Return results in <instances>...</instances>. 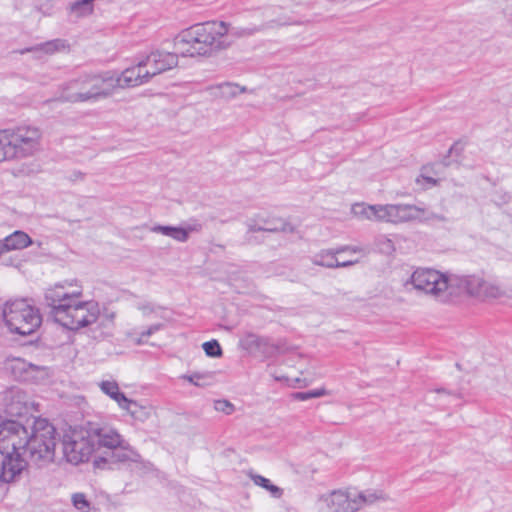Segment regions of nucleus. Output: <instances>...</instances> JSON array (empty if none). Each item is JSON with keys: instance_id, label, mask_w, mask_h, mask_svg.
Segmentation results:
<instances>
[{"instance_id": "f257e3e1", "label": "nucleus", "mask_w": 512, "mask_h": 512, "mask_svg": "<svg viewBox=\"0 0 512 512\" xmlns=\"http://www.w3.org/2000/svg\"><path fill=\"white\" fill-rule=\"evenodd\" d=\"M230 25L224 21L198 23L181 31L174 39V49L183 57L208 56L230 46Z\"/></svg>"}, {"instance_id": "f03ea898", "label": "nucleus", "mask_w": 512, "mask_h": 512, "mask_svg": "<svg viewBox=\"0 0 512 512\" xmlns=\"http://www.w3.org/2000/svg\"><path fill=\"white\" fill-rule=\"evenodd\" d=\"M30 432L17 421L6 420L0 424V483L18 481L26 469Z\"/></svg>"}, {"instance_id": "7ed1b4c3", "label": "nucleus", "mask_w": 512, "mask_h": 512, "mask_svg": "<svg viewBox=\"0 0 512 512\" xmlns=\"http://www.w3.org/2000/svg\"><path fill=\"white\" fill-rule=\"evenodd\" d=\"M110 72L82 73L64 83L59 98L71 103L97 102L112 94Z\"/></svg>"}, {"instance_id": "20e7f679", "label": "nucleus", "mask_w": 512, "mask_h": 512, "mask_svg": "<svg viewBox=\"0 0 512 512\" xmlns=\"http://www.w3.org/2000/svg\"><path fill=\"white\" fill-rule=\"evenodd\" d=\"M458 274L442 273L430 268L416 269L405 283L406 288L414 289L433 296L436 300L448 303L457 298Z\"/></svg>"}, {"instance_id": "39448f33", "label": "nucleus", "mask_w": 512, "mask_h": 512, "mask_svg": "<svg viewBox=\"0 0 512 512\" xmlns=\"http://www.w3.org/2000/svg\"><path fill=\"white\" fill-rule=\"evenodd\" d=\"M386 499V495L379 490H334L320 496L319 502L326 512H357L366 505Z\"/></svg>"}, {"instance_id": "423d86ee", "label": "nucleus", "mask_w": 512, "mask_h": 512, "mask_svg": "<svg viewBox=\"0 0 512 512\" xmlns=\"http://www.w3.org/2000/svg\"><path fill=\"white\" fill-rule=\"evenodd\" d=\"M56 447V429L46 419L34 421L27 444L25 459L41 467L53 462Z\"/></svg>"}, {"instance_id": "0eeeda50", "label": "nucleus", "mask_w": 512, "mask_h": 512, "mask_svg": "<svg viewBox=\"0 0 512 512\" xmlns=\"http://www.w3.org/2000/svg\"><path fill=\"white\" fill-rule=\"evenodd\" d=\"M73 298L69 303L59 304L50 315L55 322L69 330H78L94 323L100 314L98 303L94 301H77Z\"/></svg>"}, {"instance_id": "6e6552de", "label": "nucleus", "mask_w": 512, "mask_h": 512, "mask_svg": "<svg viewBox=\"0 0 512 512\" xmlns=\"http://www.w3.org/2000/svg\"><path fill=\"white\" fill-rule=\"evenodd\" d=\"M2 316L9 331L22 336L34 333L42 322L38 309L26 299L8 301L3 307Z\"/></svg>"}, {"instance_id": "1a4fd4ad", "label": "nucleus", "mask_w": 512, "mask_h": 512, "mask_svg": "<svg viewBox=\"0 0 512 512\" xmlns=\"http://www.w3.org/2000/svg\"><path fill=\"white\" fill-rule=\"evenodd\" d=\"M356 216L369 220L385 221L393 224L415 221L418 212L416 205L410 204H387V205H364L356 204L352 208Z\"/></svg>"}, {"instance_id": "9d476101", "label": "nucleus", "mask_w": 512, "mask_h": 512, "mask_svg": "<svg viewBox=\"0 0 512 512\" xmlns=\"http://www.w3.org/2000/svg\"><path fill=\"white\" fill-rule=\"evenodd\" d=\"M4 131L11 159L30 157L40 149L42 132L37 126L20 125Z\"/></svg>"}, {"instance_id": "9b49d317", "label": "nucleus", "mask_w": 512, "mask_h": 512, "mask_svg": "<svg viewBox=\"0 0 512 512\" xmlns=\"http://www.w3.org/2000/svg\"><path fill=\"white\" fill-rule=\"evenodd\" d=\"M481 301L500 299L506 296L505 290L496 282L485 280L481 275H459L457 298L462 294Z\"/></svg>"}, {"instance_id": "f8f14e48", "label": "nucleus", "mask_w": 512, "mask_h": 512, "mask_svg": "<svg viewBox=\"0 0 512 512\" xmlns=\"http://www.w3.org/2000/svg\"><path fill=\"white\" fill-rule=\"evenodd\" d=\"M87 434V428L83 427L63 436L61 446L63 456L67 462L77 465L90 459L95 450Z\"/></svg>"}, {"instance_id": "ddd939ff", "label": "nucleus", "mask_w": 512, "mask_h": 512, "mask_svg": "<svg viewBox=\"0 0 512 512\" xmlns=\"http://www.w3.org/2000/svg\"><path fill=\"white\" fill-rule=\"evenodd\" d=\"M140 460V454L132 449L124 440L121 445L116 446L110 451H105L102 456L96 457L94 467L98 469H114V466L117 464L139 462Z\"/></svg>"}, {"instance_id": "4468645a", "label": "nucleus", "mask_w": 512, "mask_h": 512, "mask_svg": "<svg viewBox=\"0 0 512 512\" xmlns=\"http://www.w3.org/2000/svg\"><path fill=\"white\" fill-rule=\"evenodd\" d=\"M112 93L116 88L136 87L147 83L151 78L143 60L137 65L125 69L120 75L110 72Z\"/></svg>"}, {"instance_id": "2eb2a0df", "label": "nucleus", "mask_w": 512, "mask_h": 512, "mask_svg": "<svg viewBox=\"0 0 512 512\" xmlns=\"http://www.w3.org/2000/svg\"><path fill=\"white\" fill-rule=\"evenodd\" d=\"M86 428L88 430L87 437L91 439L95 452L101 448L110 451L124 441L121 435L112 428L101 427L93 423H88Z\"/></svg>"}, {"instance_id": "dca6fc26", "label": "nucleus", "mask_w": 512, "mask_h": 512, "mask_svg": "<svg viewBox=\"0 0 512 512\" xmlns=\"http://www.w3.org/2000/svg\"><path fill=\"white\" fill-rule=\"evenodd\" d=\"M178 55L180 54L176 50L173 53L164 51L150 53L143 60L150 78L177 66Z\"/></svg>"}, {"instance_id": "f3484780", "label": "nucleus", "mask_w": 512, "mask_h": 512, "mask_svg": "<svg viewBox=\"0 0 512 512\" xmlns=\"http://www.w3.org/2000/svg\"><path fill=\"white\" fill-rule=\"evenodd\" d=\"M101 391L113 399L118 406L129 413L135 414L137 402L128 399L123 392L120 391L119 385L116 381L105 380L99 384Z\"/></svg>"}, {"instance_id": "a211bd4d", "label": "nucleus", "mask_w": 512, "mask_h": 512, "mask_svg": "<svg viewBox=\"0 0 512 512\" xmlns=\"http://www.w3.org/2000/svg\"><path fill=\"white\" fill-rule=\"evenodd\" d=\"M241 345L246 350L258 351L265 356L273 355L278 349L269 337L259 336L254 333H247L241 339Z\"/></svg>"}, {"instance_id": "6ab92c4d", "label": "nucleus", "mask_w": 512, "mask_h": 512, "mask_svg": "<svg viewBox=\"0 0 512 512\" xmlns=\"http://www.w3.org/2000/svg\"><path fill=\"white\" fill-rule=\"evenodd\" d=\"M82 295L81 291L66 292L64 286L57 284L53 288H49L45 292V302L51 310H55L59 304L69 303L73 298H79Z\"/></svg>"}, {"instance_id": "aec40b11", "label": "nucleus", "mask_w": 512, "mask_h": 512, "mask_svg": "<svg viewBox=\"0 0 512 512\" xmlns=\"http://www.w3.org/2000/svg\"><path fill=\"white\" fill-rule=\"evenodd\" d=\"M206 90L213 98L228 101L241 93H245L247 89L246 87H241L236 83L223 82L220 84L208 86Z\"/></svg>"}, {"instance_id": "412c9836", "label": "nucleus", "mask_w": 512, "mask_h": 512, "mask_svg": "<svg viewBox=\"0 0 512 512\" xmlns=\"http://www.w3.org/2000/svg\"><path fill=\"white\" fill-rule=\"evenodd\" d=\"M3 241L8 252L24 249L33 243L31 237L21 230L14 231L10 235L6 236Z\"/></svg>"}, {"instance_id": "4be33fe9", "label": "nucleus", "mask_w": 512, "mask_h": 512, "mask_svg": "<svg viewBox=\"0 0 512 512\" xmlns=\"http://www.w3.org/2000/svg\"><path fill=\"white\" fill-rule=\"evenodd\" d=\"M151 231L171 237L181 243L188 240V231L182 227L155 225L151 228Z\"/></svg>"}, {"instance_id": "5701e85b", "label": "nucleus", "mask_w": 512, "mask_h": 512, "mask_svg": "<svg viewBox=\"0 0 512 512\" xmlns=\"http://www.w3.org/2000/svg\"><path fill=\"white\" fill-rule=\"evenodd\" d=\"M248 475L255 485L267 490L273 498L279 499L282 497L283 489L272 484L269 479L253 472H250Z\"/></svg>"}, {"instance_id": "b1692460", "label": "nucleus", "mask_w": 512, "mask_h": 512, "mask_svg": "<svg viewBox=\"0 0 512 512\" xmlns=\"http://www.w3.org/2000/svg\"><path fill=\"white\" fill-rule=\"evenodd\" d=\"M336 255L335 249L321 250L311 258V261L317 266L334 268V265H337Z\"/></svg>"}, {"instance_id": "393cba45", "label": "nucleus", "mask_w": 512, "mask_h": 512, "mask_svg": "<svg viewBox=\"0 0 512 512\" xmlns=\"http://www.w3.org/2000/svg\"><path fill=\"white\" fill-rule=\"evenodd\" d=\"M416 220L422 223H444L448 219L442 214L435 213L429 209L417 206Z\"/></svg>"}, {"instance_id": "a878e982", "label": "nucleus", "mask_w": 512, "mask_h": 512, "mask_svg": "<svg viewBox=\"0 0 512 512\" xmlns=\"http://www.w3.org/2000/svg\"><path fill=\"white\" fill-rule=\"evenodd\" d=\"M94 0H75L70 5V12L77 17H83L92 14Z\"/></svg>"}, {"instance_id": "bb28decb", "label": "nucleus", "mask_w": 512, "mask_h": 512, "mask_svg": "<svg viewBox=\"0 0 512 512\" xmlns=\"http://www.w3.org/2000/svg\"><path fill=\"white\" fill-rule=\"evenodd\" d=\"M66 47H67V45H66V41L65 40L54 39V40H50V41H47L45 43H42V44L38 45L35 48L28 49V51L40 50V51H43V52H45L47 54H53L55 52L64 50Z\"/></svg>"}, {"instance_id": "cd10ccee", "label": "nucleus", "mask_w": 512, "mask_h": 512, "mask_svg": "<svg viewBox=\"0 0 512 512\" xmlns=\"http://www.w3.org/2000/svg\"><path fill=\"white\" fill-rule=\"evenodd\" d=\"M71 501L73 506L82 512H88L91 506V503L87 499L86 495L84 493L78 492L74 493L71 496Z\"/></svg>"}, {"instance_id": "c85d7f7f", "label": "nucleus", "mask_w": 512, "mask_h": 512, "mask_svg": "<svg viewBox=\"0 0 512 512\" xmlns=\"http://www.w3.org/2000/svg\"><path fill=\"white\" fill-rule=\"evenodd\" d=\"M249 231L250 232H293L294 228L287 222L281 223V227H274V228H264V226H259L257 224H249Z\"/></svg>"}, {"instance_id": "c756f323", "label": "nucleus", "mask_w": 512, "mask_h": 512, "mask_svg": "<svg viewBox=\"0 0 512 512\" xmlns=\"http://www.w3.org/2000/svg\"><path fill=\"white\" fill-rule=\"evenodd\" d=\"M202 348L205 351V354L209 357L216 358L222 356L223 354L219 342L215 339L204 342Z\"/></svg>"}, {"instance_id": "7c9ffc66", "label": "nucleus", "mask_w": 512, "mask_h": 512, "mask_svg": "<svg viewBox=\"0 0 512 512\" xmlns=\"http://www.w3.org/2000/svg\"><path fill=\"white\" fill-rule=\"evenodd\" d=\"M323 395H325L324 389H315L311 391L296 392L293 394V397L299 401H306L312 398H319Z\"/></svg>"}, {"instance_id": "2f4dec72", "label": "nucleus", "mask_w": 512, "mask_h": 512, "mask_svg": "<svg viewBox=\"0 0 512 512\" xmlns=\"http://www.w3.org/2000/svg\"><path fill=\"white\" fill-rule=\"evenodd\" d=\"M4 160H11V157L8 153V145L7 139L5 135V131H0V162Z\"/></svg>"}, {"instance_id": "473e14b6", "label": "nucleus", "mask_w": 512, "mask_h": 512, "mask_svg": "<svg viewBox=\"0 0 512 512\" xmlns=\"http://www.w3.org/2000/svg\"><path fill=\"white\" fill-rule=\"evenodd\" d=\"M211 375L210 373H192L190 375H184L183 376V379L187 380L188 382H190L191 384L195 385V386H202L203 383H201V380H204L206 378H209Z\"/></svg>"}, {"instance_id": "72a5a7b5", "label": "nucleus", "mask_w": 512, "mask_h": 512, "mask_svg": "<svg viewBox=\"0 0 512 512\" xmlns=\"http://www.w3.org/2000/svg\"><path fill=\"white\" fill-rule=\"evenodd\" d=\"M214 408L219 412L225 413L226 415H230L234 412V405L228 400L215 401Z\"/></svg>"}, {"instance_id": "f704fd0d", "label": "nucleus", "mask_w": 512, "mask_h": 512, "mask_svg": "<svg viewBox=\"0 0 512 512\" xmlns=\"http://www.w3.org/2000/svg\"><path fill=\"white\" fill-rule=\"evenodd\" d=\"M136 308L138 310H140L143 315H149V314H152L154 312H156L157 308H159L158 306H156L154 303L152 302H149V301H139L137 304H136Z\"/></svg>"}, {"instance_id": "c9c22d12", "label": "nucleus", "mask_w": 512, "mask_h": 512, "mask_svg": "<svg viewBox=\"0 0 512 512\" xmlns=\"http://www.w3.org/2000/svg\"><path fill=\"white\" fill-rule=\"evenodd\" d=\"M26 364L25 362H18V368L23 370L24 374L21 376V379L24 381L32 380L33 377L31 376L35 371H37V367L29 364L28 368H25Z\"/></svg>"}, {"instance_id": "e433bc0d", "label": "nucleus", "mask_w": 512, "mask_h": 512, "mask_svg": "<svg viewBox=\"0 0 512 512\" xmlns=\"http://www.w3.org/2000/svg\"><path fill=\"white\" fill-rule=\"evenodd\" d=\"M130 414L133 418L140 420V421H144L145 419H147L149 417L148 409L139 405L138 403H137V408H136L135 414H133V413H130Z\"/></svg>"}, {"instance_id": "4c0bfd02", "label": "nucleus", "mask_w": 512, "mask_h": 512, "mask_svg": "<svg viewBox=\"0 0 512 512\" xmlns=\"http://www.w3.org/2000/svg\"><path fill=\"white\" fill-rule=\"evenodd\" d=\"M336 254H340L343 252H349V253H361L363 252V248L360 246H351V245H344L335 248Z\"/></svg>"}, {"instance_id": "58836bf2", "label": "nucleus", "mask_w": 512, "mask_h": 512, "mask_svg": "<svg viewBox=\"0 0 512 512\" xmlns=\"http://www.w3.org/2000/svg\"><path fill=\"white\" fill-rule=\"evenodd\" d=\"M162 328V324H155L150 326L147 330L141 332V337H149L155 332L159 331Z\"/></svg>"}, {"instance_id": "ea45409f", "label": "nucleus", "mask_w": 512, "mask_h": 512, "mask_svg": "<svg viewBox=\"0 0 512 512\" xmlns=\"http://www.w3.org/2000/svg\"><path fill=\"white\" fill-rule=\"evenodd\" d=\"M356 263H358V260H347V261H343V262H340L337 260V265H334V268L350 267V266L355 265Z\"/></svg>"}, {"instance_id": "a19ab883", "label": "nucleus", "mask_w": 512, "mask_h": 512, "mask_svg": "<svg viewBox=\"0 0 512 512\" xmlns=\"http://www.w3.org/2000/svg\"><path fill=\"white\" fill-rule=\"evenodd\" d=\"M71 181H78L84 179V174L81 171H73L69 176Z\"/></svg>"}, {"instance_id": "79ce46f5", "label": "nucleus", "mask_w": 512, "mask_h": 512, "mask_svg": "<svg viewBox=\"0 0 512 512\" xmlns=\"http://www.w3.org/2000/svg\"><path fill=\"white\" fill-rule=\"evenodd\" d=\"M201 228H202V226L200 224H194V225H190L184 229L187 230L188 234H189L190 232H198L201 230Z\"/></svg>"}, {"instance_id": "37998d69", "label": "nucleus", "mask_w": 512, "mask_h": 512, "mask_svg": "<svg viewBox=\"0 0 512 512\" xmlns=\"http://www.w3.org/2000/svg\"><path fill=\"white\" fill-rule=\"evenodd\" d=\"M7 412L10 413V414H21L22 413V409L20 408L19 410L17 411H14V408H13V405H9L7 407Z\"/></svg>"}, {"instance_id": "c03bdc74", "label": "nucleus", "mask_w": 512, "mask_h": 512, "mask_svg": "<svg viewBox=\"0 0 512 512\" xmlns=\"http://www.w3.org/2000/svg\"><path fill=\"white\" fill-rule=\"evenodd\" d=\"M281 223H283V221H280L279 225H266V226H264V228L281 227Z\"/></svg>"}, {"instance_id": "a18cd8bd", "label": "nucleus", "mask_w": 512, "mask_h": 512, "mask_svg": "<svg viewBox=\"0 0 512 512\" xmlns=\"http://www.w3.org/2000/svg\"><path fill=\"white\" fill-rule=\"evenodd\" d=\"M386 245L389 249L393 247L392 241L389 239L386 240Z\"/></svg>"}, {"instance_id": "49530a36", "label": "nucleus", "mask_w": 512, "mask_h": 512, "mask_svg": "<svg viewBox=\"0 0 512 512\" xmlns=\"http://www.w3.org/2000/svg\"><path fill=\"white\" fill-rule=\"evenodd\" d=\"M456 150V146H452L450 149H449V154L453 153V151Z\"/></svg>"}, {"instance_id": "de8ad7c7", "label": "nucleus", "mask_w": 512, "mask_h": 512, "mask_svg": "<svg viewBox=\"0 0 512 512\" xmlns=\"http://www.w3.org/2000/svg\"><path fill=\"white\" fill-rule=\"evenodd\" d=\"M443 164H444L445 166H448L450 163L447 161V159H446V158H444V160H443Z\"/></svg>"}, {"instance_id": "09e8293b", "label": "nucleus", "mask_w": 512, "mask_h": 512, "mask_svg": "<svg viewBox=\"0 0 512 512\" xmlns=\"http://www.w3.org/2000/svg\"><path fill=\"white\" fill-rule=\"evenodd\" d=\"M438 393H446V391L444 389H437L436 390Z\"/></svg>"}]
</instances>
